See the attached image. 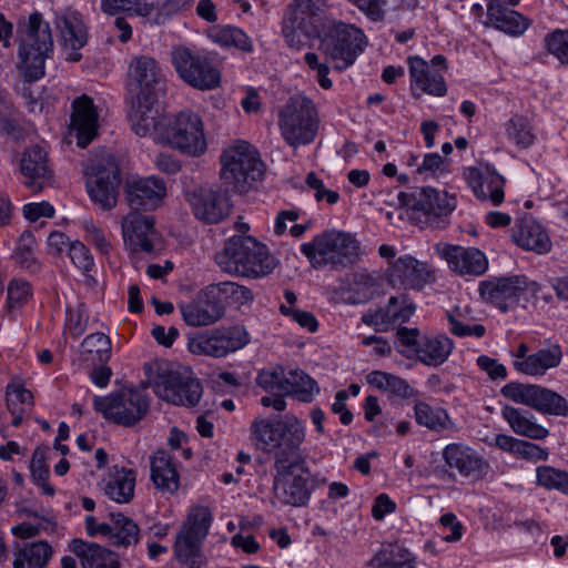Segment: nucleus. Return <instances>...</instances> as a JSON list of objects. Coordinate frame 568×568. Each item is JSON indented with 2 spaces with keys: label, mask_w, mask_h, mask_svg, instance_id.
<instances>
[{
  "label": "nucleus",
  "mask_w": 568,
  "mask_h": 568,
  "mask_svg": "<svg viewBox=\"0 0 568 568\" xmlns=\"http://www.w3.org/2000/svg\"><path fill=\"white\" fill-rule=\"evenodd\" d=\"M332 6L331 0H292L282 27L287 44L297 50L305 47L316 34L311 20L325 14ZM317 37L322 52L337 70L351 67L366 45L362 29L341 21L325 26Z\"/></svg>",
  "instance_id": "obj_1"
},
{
  "label": "nucleus",
  "mask_w": 568,
  "mask_h": 568,
  "mask_svg": "<svg viewBox=\"0 0 568 568\" xmlns=\"http://www.w3.org/2000/svg\"><path fill=\"white\" fill-rule=\"evenodd\" d=\"M132 130L140 136L151 135L156 143L178 150L180 153L200 158L209 144L202 118L192 111L169 116L153 105L135 108L128 114Z\"/></svg>",
  "instance_id": "obj_2"
},
{
  "label": "nucleus",
  "mask_w": 568,
  "mask_h": 568,
  "mask_svg": "<svg viewBox=\"0 0 568 568\" xmlns=\"http://www.w3.org/2000/svg\"><path fill=\"white\" fill-rule=\"evenodd\" d=\"M251 433L261 449L275 454L276 467L298 464L302 459L301 446L306 438V426L296 416L285 415L276 420L255 419Z\"/></svg>",
  "instance_id": "obj_3"
},
{
  "label": "nucleus",
  "mask_w": 568,
  "mask_h": 568,
  "mask_svg": "<svg viewBox=\"0 0 568 568\" xmlns=\"http://www.w3.org/2000/svg\"><path fill=\"white\" fill-rule=\"evenodd\" d=\"M215 261L223 271L246 277L265 276L276 266L267 247L251 235L230 237Z\"/></svg>",
  "instance_id": "obj_4"
},
{
  "label": "nucleus",
  "mask_w": 568,
  "mask_h": 568,
  "mask_svg": "<svg viewBox=\"0 0 568 568\" xmlns=\"http://www.w3.org/2000/svg\"><path fill=\"white\" fill-rule=\"evenodd\" d=\"M318 124L315 104L305 95L291 97L278 111V129L290 146L311 144L317 135Z\"/></svg>",
  "instance_id": "obj_5"
},
{
  "label": "nucleus",
  "mask_w": 568,
  "mask_h": 568,
  "mask_svg": "<svg viewBox=\"0 0 568 568\" xmlns=\"http://www.w3.org/2000/svg\"><path fill=\"white\" fill-rule=\"evenodd\" d=\"M301 252L314 267L324 265L346 266L357 261L359 245L349 233L331 230L314 236L300 246Z\"/></svg>",
  "instance_id": "obj_6"
},
{
  "label": "nucleus",
  "mask_w": 568,
  "mask_h": 568,
  "mask_svg": "<svg viewBox=\"0 0 568 568\" xmlns=\"http://www.w3.org/2000/svg\"><path fill=\"white\" fill-rule=\"evenodd\" d=\"M53 51V40L49 23L40 13L29 17L28 28L19 48L18 67L28 81L44 75L45 60Z\"/></svg>",
  "instance_id": "obj_7"
},
{
  "label": "nucleus",
  "mask_w": 568,
  "mask_h": 568,
  "mask_svg": "<svg viewBox=\"0 0 568 568\" xmlns=\"http://www.w3.org/2000/svg\"><path fill=\"white\" fill-rule=\"evenodd\" d=\"M150 386L159 398L174 405L194 406L202 396L200 382L185 366H159Z\"/></svg>",
  "instance_id": "obj_8"
},
{
  "label": "nucleus",
  "mask_w": 568,
  "mask_h": 568,
  "mask_svg": "<svg viewBox=\"0 0 568 568\" xmlns=\"http://www.w3.org/2000/svg\"><path fill=\"white\" fill-rule=\"evenodd\" d=\"M540 288L537 282L525 275H510L489 277L480 282L478 293L484 302L507 312L517 304L525 307L534 302Z\"/></svg>",
  "instance_id": "obj_9"
},
{
  "label": "nucleus",
  "mask_w": 568,
  "mask_h": 568,
  "mask_svg": "<svg viewBox=\"0 0 568 568\" xmlns=\"http://www.w3.org/2000/svg\"><path fill=\"white\" fill-rule=\"evenodd\" d=\"M221 179L227 186L243 192L263 173L256 150L245 141H235L221 154Z\"/></svg>",
  "instance_id": "obj_10"
},
{
  "label": "nucleus",
  "mask_w": 568,
  "mask_h": 568,
  "mask_svg": "<svg viewBox=\"0 0 568 568\" xmlns=\"http://www.w3.org/2000/svg\"><path fill=\"white\" fill-rule=\"evenodd\" d=\"M212 524V515L205 506L190 509L174 542L175 558L189 568H200L203 564L202 544Z\"/></svg>",
  "instance_id": "obj_11"
},
{
  "label": "nucleus",
  "mask_w": 568,
  "mask_h": 568,
  "mask_svg": "<svg viewBox=\"0 0 568 568\" xmlns=\"http://www.w3.org/2000/svg\"><path fill=\"white\" fill-rule=\"evenodd\" d=\"M84 174L90 199L103 210L114 207L119 185V170L114 158L100 151L85 163Z\"/></svg>",
  "instance_id": "obj_12"
},
{
  "label": "nucleus",
  "mask_w": 568,
  "mask_h": 568,
  "mask_svg": "<svg viewBox=\"0 0 568 568\" xmlns=\"http://www.w3.org/2000/svg\"><path fill=\"white\" fill-rule=\"evenodd\" d=\"M397 349L407 357L415 356L427 366H439L454 349V342L444 334L426 335L417 328L403 327L397 332Z\"/></svg>",
  "instance_id": "obj_13"
},
{
  "label": "nucleus",
  "mask_w": 568,
  "mask_h": 568,
  "mask_svg": "<svg viewBox=\"0 0 568 568\" xmlns=\"http://www.w3.org/2000/svg\"><path fill=\"white\" fill-rule=\"evenodd\" d=\"M250 341L245 327L234 325L190 334L186 346L194 355L221 358L244 348Z\"/></svg>",
  "instance_id": "obj_14"
},
{
  "label": "nucleus",
  "mask_w": 568,
  "mask_h": 568,
  "mask_svg": "<svg viewBox=\"0 0 568 568\" xmlns=\"http://www.w3.org/2000/svg\"><path fill=\"white\" fill-rule=\"evenodd\" d=\"M378 254L387 261L386 277L393 287L422 290L433 281V270L427 262L410 254L396 257L393 245L383 244Z\"/></svg>",
  "instance_id": "obj_15"
},
{
  "label": "nucleus",
  "mask_w": 568,
  "mask_h": 568,
  "mask_svg": "<svg viewBox=\"0 0 568 568\" xmlns=\"http://www.w3.org/2000/svg\"><path fill=\"white\" fill-rule=\"evenodd\" d=\"M128 75L130 90L136 95L129 114L140 106L145 109L146 105H153L161 109L158 98L163 94V85L156 61L148 55L135 57L129 64Z\"/></svg>",
  "instance_id": "obj_16"
},
{
  "label": "nucleus",
  "mask_w": 568,
  "mask_h": 568,
  "mask_svg": "<svg viewBox=\"0 0 568 568\" xmlns=\"http://www.w3.org/2000/svg\"><path fill=\"white\" fill-rule=\"evenodd\" d=\"M93 406L106 419L131 426L146 414L149 400L144 390L130 388L109 396H95Z\"/></svg>",
  "instance_id": "obj_17"
},
{
  "label": "nucleus",
  "mask_w": 568,
  "mask_h": 568,
  "mask_svg": "<svg viewBox=\"0 0 568 568\" xmlns=\"http://www.w3.org/2000/svg\"><path fill=\"white\" fill-rule=\"evenodd\" d=\"M172 63L179 77L193 88L213 90L221 83V72L205 57L193 53L186 47L172 51Z\"/></svg>",
  "instance_id": "obj_18"
},
{
  "label": "nucleus",
  "mask_w": 568,
  "mask_h": 568,
  "mask_svg": "<svg viewBox=\"0 0 568 568\" xmlns=\"http://www.w3.org/2000/svg\"><path fill=\"white\" fill-rule=\"evenodd\" d=\"M124 246L133 252L154 253L163 248L162 236L155 229V219L140 212H130L121 223Z\"/></svg>",
  "instance_id": "obj_19"
},
{
  "label": "nucleus",
  "mask_w": 568,
  "mask_h": 568,
  "mask_svg": "<svg viewBox=\"0 0 568 568\" xmlns=\"http://www.w3.org/2000/svg\"><path fill=\"white\" fill-rule=\"evenodd\" d=\"M277 475L274 481V498L276 501L293 506H306L311 499L310 475L297 467V464H285L276 467Z\"/></svg>",
  "instance_id": "obj_20"
},
{
  "label": "nucleus",
  "mask_w": 568,
  "mask_h": 568,
  "mask_svg": "<svg viewBox=\"0 0 568 568\" xmlns=\"http://www.w3.org/2000/svg\"><path fill=\"white\" fill-rule=\"evenodd\" d=\"M435 252L446 262L452 272L460 276H480L488 270V258L477 247L438 243L435 246Z\"/></svg>",
  "instance_id": "obj_21"
},
{
  "label": "nucleus",
  "mask_w": 568,
  "mask_h": 568,
  "mask_svg": "<svg viewBox=\"0 0 568 568\" xmlns=\"http://www.w3.org/2000/svg\"><path fill=\"white\" fill-rule=\"evenodd\" d=\"M520 0H486L487 13L484 27L493 28L509 37L519 38L530 27V20L516 11L514 7Z\"/></svg>",
  "instance_id": "obj_22"
},
{
  "label": "nucleus",
  "mask_w": 568,
  "mask_h": 568,
  "mask_svg": "<svg viewBox=\"0 0 568 568\" xmlns=\"http://www.w3.org/2000/svg\"><path fill=\"white\" fill-rule=\"evenodd\" d=\"M464 178L478 200L496 206L504 202L505 179L493 165L468 166L464 170Z\"/></svg>",
  "instance_id": "obj_23"
},
{
  "label": "nucleus",
  "mask_w": 568,
  "mask_h": 568,
  "mask_svg": "<svg viewBox=\"0 0 568 568\" xmlns=\"http://www.w3.org/2000/svg\"><path fill=\"white\" fill-rule=\"evenodd\" d=\"M194 215L206 223L223 221L231 211L225 193L211 186H199L186 194Z\"/></svg>",
  "instance_id": "obj_24"
},
{
  "label": "nucleus",
  "mask_w": 568,
  "mask_h": 568,
  "mask_svg": "<svg viewBox=\"0 0 568 568\" xmlns=\"http://www.w3.org/2000/svg\"><path fill=\"white\" fill-rule=\"evenodd\" d=\"M398 201L403 206L422 211L426 215L433 216L446 215L454 211L457 205V200L454 195L430 186L419 189L414 196L406 192H399Z\"/></svg>",
  "instance_id": "obj_25"
},
{
  "label": "nucleus",
  "mask_w": 568,
  "mask_h": 568,
  "mask_svg": "<svg viewBox=\"0 0 568 568\" xmlns=\"http://www.w3.org/2000/svg\"><path fill=\"white\" fill-rule=\"evenodd\" d=\"M124 190L131 205L145 210H156L168 195L166 183L155 175L130 178L125 182Z\"/></svg>",
  "instance_id": "obj_26"
},
{
  "label": "nucleus",
  "mask_w": 568,
  "mask_h": 568,
  "mask_svg": "<svg viewBox=\"0 0 568 568\" xmlns=\"http://www.w3.org/2000/svg\"><path fill=\"white\" fill-rule=\"evenodd\" d=\"M54 26L60 34L65 58L70 61H79V50L87 43V29L80 14L65 8L55 12Z\"/></svg>",
  "instance_id": "obj_27"
},
{
  "label": "nucleus",
  "mask_w": 568,
  "mask_h": 568,
  "mask_svg": "<svg viewBox=\"0 0 568 568\" xmlns=\"http://www.w3.org/2000/svg\"><path fill=\"white\" fill-rule=\"evenodd\" d=\"M443 458L449 469L456 470L463 477L480 478L488 469L481 454L464 443L446 445Z\"/></svg>",
  "instance_id": "obj_28"
},
{
  "label": "nucleus",
  "mask_w": 568,
  "mask_h": 568,
  "mask_svg": "<svg viewBox=\"0 0 568 568\" xmlns=\"http://www.w3.org/2000/svg\"><path fill=\"white\" fill-rule=\"evenodd\" d=\"M99 112L93 100L88 95H81L72 102L70 130L75 134L77 143L85 148L92 142L99 130Z\"/></svg>",
  "instance_id": "obj_29"
},
{
  "label": "nucleus",
  "mask_w": 568,
  "mask_h": 568,
  "mask_svg": "<svg viewBox=\"0 0 568 568\" xmlns=\"http://www.w3.org/2000/svg\"><path fill=\"white\" fill-rule=\"evenodd\" d=\"M20 170L24 185L33 193L41 192L53 182L48 154L43 148L33 146L26 150L20 161Z\"/></svg>",
  "instance_id": "obj_30"
},
{
  "label": "nucleus",
  "mask_w": 568,
  "mask_h": 568,
  "mask_svg": "<svg viewBox=\"0 0 568 568\" xmlns=\"http://www.w3.org/2000/svg\"><path fill=\"white\" fill-rule=\"evenodd\" d=\"M138 473L133 468L114 465L99 483L100 489L116 504H129L135 495Z\"/></svg>",
  "instance_id": "obj_31"
},
{
  "label": "nucleus",
  "mask_w": 568,
  "mask_h": 568,
  "mask_svg": "<svg viewBox=\"0 0 568 568\" xmlns=\"http://www.w3.org/2000/svg\"><path fill=\"white\" fill-rule=\"evenodd\" d=\"M410 89L414 93L420 91L433 97H444L447 87L442 72L420 57H409L408 60Z\"/></svg>",
  "instance_id": "obj_32"
},
{
  "label": "nucleus",
  "mask_w": 568,
  "mask_h": 568,
  "mask_svg": "<svg viewBox=\"0 0 568 568\" xmlns=\"http://www.w3.org/2000/svg\"><path fill=\"white\" fill-rule=\"evenodd\" d=\"M415 313V306L406 295L390 297L385 307L368 311L363 322L378 331H385L395 324L407 322Z\"/></svg>",
  "instance_id": "obj_33"
},
{
  "label": "nucleus",
  "mask_w": 568,
  "mask_h": 568,
  "mask_svg": "<svg viewBox=\"0 0 568 568\" xmlns=\"http://www.w3.org/2000/svg\"><path fill=\"white\" fill-rule=\"evenodd\" d=\"M183 321L193 327L209 326L222 318V308L214 300L204 295V288L199 293L197 298L191 302L179 304Z\"/></svg>",
  "instance_id": "obj_34"
},
{
  "label": "nucleus",
  "mask_w": 568,
  "mask_h": 568,
  "mask_svg": "<svg viewBox=\"0 0 568 568\" xmlns=\"http://www.w3.org/2000/svg\"><path fill=\"white\" fill-rule=\"evenodd\" d=\"M150 477L154 487L162 494L173 495L180 488V474L176 464L165 452H156L150 459Z\"/></svg>",
  "instance_id": "obj_35"
},
{
  "label": "nucleus",
  "mask_w": 568,
  "mask_h": 568,
  "mask_svg": "<svg viewBox=\"0 0 568 568\" xmlns=\"http://www.w3.org/2000/svg\"><path fill=\"white\" fill-rule=\"evenodd\" d=\"M501 416L510 429L523 437L542 440L549 436V429L539 424L534 414L509 405L501 406Z\"/></svg>",
  "instance_id": "obj_36"
},
{
  "label": "nucleus",
  "mask_w": 568,
  "mask_h": 568,
  "mask_svg": "<svg viewBox=\"0 0 568 568\" xmlns=\"http://www.w3.org/2000/svg\"><path fill=\"white\" fill-rule=\"evenodd\" d=\"M69 549L80 559L83 568H120L118 556L98 544L72 539Z\"/></svg>",
  "instance_id": "obj_37"
},
{
  "label": "nucleus",
  "mask_w": 568,
  "mask_h": 568,
  "mask_svg": "<svg viewBox=\"0 0 568 568\" xmlns=\"http://www.w3.org/2000/svg\"><path fill=\"white\" fill-rule=\"evenodd\" d=\"M515 243L526 251L537 254L550 252L552 242L545 227L532 219L521 221L517 232L514 234Z\"/></svg>",
  "instance_id": "obj_38"
},
{
  "label": "nucleus",
  "mask_w": 568,
  "mask_h": 568,
  "mask_svg": "<svg viewBox=\"0 0 568 568\" xmlns=\"http://www.w3.org/2000/svg\"><path fill=\"white\" fill-rule=\"evenodd\" d=\"M561 359L562 351L559 345L554 344L529 354L527 358L517 363V372L535 378L542 377L549 369L559 366Z\"/></svg>",
  "instance_id": "obj_39"
},
{
  "label": "nucleus",
  "mask_w": 568,
  "mask_h": 568,
  "mask_svg": "<svg viewBox=\"0 0 568 568\" xmlns=\"http://www.w3.org/2000/svg\"><path fill=\"white\" fill-rule=\"evenodd\" d=\"M204 295L215 301L222 308V314H224V310L229 305H248L254 300L252 292L247 287L234 282L209 285L204 288Z\"/></svg>",
  "instance_id": "obj_40"
},
{
  "label": "nucleus",
  "mask_w": 568,
  "mask_h": 568,
  "mask_svg": "<svg viewBox=\"0 0 568 568\" xmlns=\"http://www.w3.org/2000/svg\"><path fill=\"white\" fill-rule=\"evenodd\" d=\"M366 382L371 387L393 397L414 398L419 394L402 377L383 371L371 372L366 376Z\"/></svg>",
  "instance_id": "obj_41"
},
{
  "label": "nucleus",
  "mask_w": 568,
  "mask_h": 568,
  "mask_svg": "<svg viewBox=\"0 0 568 568\" xmlns=\"http://www.w3.org/2000/svg\"><path fill=\"white\" fill-rule=\"evenodd\" d=\"M206 37L221 48H235L243 52H252L254 49L251 38L242 29L234 26L210 27L206 30Z\"/></svg>",
  "instance_id": "obj_42"
},
{
  "label": "nucleus",
  "mask_w": 568,
  "mask_h": 568,
  "mask_svg": "<svg viewBox=\"0 0 568 568\" xmlns=\"http://www.w3.org/2000/svg\"><path fill=\"white\" fill-rule=\"evenodd\" d=\"M530 408L542 415L566 417L568 400L552 389L536 385Z\"/></svg>",
  "instance_id": "obj_43"
},
{
  "label": "nucleus",
  "mask_w": 568,
  "mask_h": 568,
  "mask_svg": "<svg viewBox=\"0 0 568 568\" xmlns=\"http://www.w3.org/2000/svg\"><path fill=\"white\" fill-rule=\"evenodd\" d=\"M414 417L419 426L430 430L440 432L454 428V423L444 408L432 406L424 400L415 402Z\"/></svg>",
  "instance_id": "obj_44"
},
{
  "label": "nucleus",
  "mask_w": 568,
  "mask_h": 568,
  "mask_svg": "<svg viewBox=\"0 0 568 568\" xmlns=\"http://www.w3.org/2000/svg\"><path fill=\"white\" fill-rule=\"evenodd\" d=\"M450 332L458 337L474 336L480 338L485 335L486 328L481 324L474 323L475 317L468 305L456 306L447 313Z\"/></svg>",
  "instance_id": "obj_45"
},
{
  "label": "nucleus",
  "mask_w": 568,
  "mask_h": 568,
  "mask_svg": "<svg viewBox=\"0 0 568 568\" xmlns=\"http://www.w3.org/2000/svg\"><path fill=\"white\" fill-rule=\"evenodd\" d=\"M52 556V548L45 541L24 545L14 554L13 568H45Z\"/></svg>",
  "instance_id": "obj_46"
},
{
  "label": "nucleus",
  "mask_w": 568,
  "mask_h": 568,
  "mask_svg": "<svg viewBox=\"0 0 568 568\" xmlns=\"http://www.w3.org/2000/svg\"><path fill=\"white\" fill-rule=\"evenodd\" d=\"M375 278L365 272L355 273L345 286H342L344 300L352 304H362L371 300L376 293Z\"/></svg>",
  "instance_id": "obj_47"
},
{
  "label": "nucleus",
  "mask_w": 568,
  "mask_h": 568,
  "mask_svg": "<svg viewBox=\"0 0 568 568\" xmlns=\"http://www.w3.org/2000/svg\"><path fill=\"white\" fill-rule=\"evenodd\" d=\"M286 385L285 393L292 394L303 403H311L320 393L316 381L301 369H291L286 373Z\"/></svg>",
  "instance_id": "obj_48"
},
{
  "label": "nucleus",
  "mask_w": 568,
  "mask_h": 568,
  "mask_svg": "<svg viewBox=\"0 0 568 568\" xmlns=\"http://www.w3.org/2000/svg\"><path fill=\"white\" fill-rule=\"evenodd\" d=\"M373 561L381 568H416L414 555L398 544L384 546Z\"/></svg>",
  "instance_id": "obj_49"
},
{
  "label": "nucleus",
  "mask_w": 568,
  "mask_h": 568,
  "mask_svg": "<svg viewBox=\"0 0 568 568\" xmlns=\"http://www.w3.org/2000/svg\"><path fill=\"white\" fill-rule=\"evenodd\" d=\"M139 540V527L135 521L119 513L112 515L109 541L115 546H131Z\"/></svg>",
  "instance_id": "obj_50"
},
{
  "label": "nucleus",
  "mask_w": 568,
  "mask_h": 568,
  "mask_svg": "<svg viewBox=\"0 0 568 568\" xmlns=\"http://www.w3.org/2000/svg\"><path fill=\"white\" fill-rule=\"evenodd\" d=\"M355 6L371 21H382L389 7H396L398 2L407 9L418 7V0H347Z\"/></svg>",
  "instance_id": "obj_51"
},
{
  "label": "nucleus",
  "mask_w": 568,
  "mask_h": 568,
  "mask_svg": "<svg viewBox=\"0 0 568 568\" xmlns=\"http://www.w3.org/2000/svg\"><path fill=\"white\" fill-rule=\"evenodd\" d=\"M81 349L85 359L104 364L111 358V339L104 333H93L83 339Z\"/></svg>",
  "instance_id": "obj_52"
},
{
  "label": "nucleus",
  "mask_w": 568,
  "mask_h": 568,
  "mask_svg": "<svg viewBox=\"0 0 568 568\" xmlns=\"http://www.w3.org/2000/svg\"><path fill=\"white\" fill-rule=\"evenodd\" d=\"M505 133L511 143L521 149L528 148L535 138L528 119L518 114L505 123Z\"/></svg>",
  "instance_id": "obj_53"
},
{
  "label": "nucleus",
  "mask_w": 568,
  "mask_h": 568,
  "mask_svg": "<svg viewBox=\"0 0 568 568\" xmlns=\"http://www.w3.org/2000/svg\"><path fill=\"white\" fill-rule=\"evenodd\" d=\"M536 483L548 490L568 495V471L544 465L536 468Z\"/></svg>",
  "instance_id": "obj_54"
},
{
  "label": "nucleus",
  "mask_w": 568,
  "mask_h": 568,
  "mask_svg": "<svg viewBox=\"0 0 568 568\" xmlns=\"http://www.w3.org/2000/svg\"><path fill=\"white\" fill-rule=\"evenodd\" d=\"M36 248L37 241L33 233L30 231H24L20 235L17 242V246L13 251V257L16 262L27 270L37 271L39 264L36 257Z\"/></svg>",
  "instance_id": "obj_55"
},
{
  "label": "nucleus",
  "mask_w": 568,
  "mask_h": 568,
  "mask_svg": "<svg viewBox=\"0 0 568 568\" xmlns=\"http://www.w3.org/2000/svg\"><path fill=\"white\" fill-rule=\"evenodd\" d=\"M32 481L41 488L42 494L53 496L55 489L48 483L49 469L45 465V453L41 448H37L29 465Z\"/></svg>",
  "instance_id": "obj_56"
},
{
  "label": "nucleus",
  "mask_w": 568,
  "mask_h": 568,
  "mask_svg": "<svg viewBox=\"0 0 568 568\" xmlns=\"http://www.w3.org/2000/svg\"><path fill=\"white\" fill-rule=\"evenodd\" d=\"M32 296L30 284L22 278H12L7 288V304L10 310L22 307Z\"/></svg>",
  "instance_id": "obj_57"
},
{
  "label": "nucleus",
  "mask_w": 568,
  "mask_h": 568,
  "mask_svg": "<svg viewBox=\"0 0 568 568\" xmlns=\"http://www.w3.org/2000/svg\"><path fill=\"white\" fill-rule=\"evenodd\" d=\"M84 239L91 243L101 254H109L112 248L109 235L92 220H84L82 222Z\"/></svg>",
  "instance_id": "obj_58"
},
{
  "label": "nucleus",
  "mask_w": 568,
  "mask_h": 568,
  "mask_svg": "<svg viewBox=\"0 0 568 568\" xmlns=\"http://www.w3.org/2000/svg\"><path fill=\"white\" fill-rule=\"evenodd\" d=\"M535 388V384L510 382L501 387L500 394L516 404L530 407Z\"/></svg>",
  "instance_id": "obj_59"
},
{
  "label": "nucleus",
  "mask_w": 568,
  "mask_h": 568,
  "mask_svg": "<svg viewBox=\"0 0 568 568\" xmlns=\"http://www.w3.org/2000/svg\"><path fill=\"white\" fill-rule=\"evenodd\" d=\"M257 384L268 392H283L287 387L286 373L282 367H270L263 369L257 375Z\"/></svg>",
  "instance_id": "obj_60"
},
{
  "label": "nucleus",
  "mask_w": 568,
  "mask_h": 568,
  "mask_svg": "<svg viewBox=\"0 0 568 568\" xmlns=\"http://www.w3.org/2000/svg\"><path fill=\"white\" fill-rule=\"evenodd\" d=\"M545 47L561 63L568 64V30H556L547 34Z\"/></svg>",
  "instance_id": "obj_61"
},
{
  "label": "nucleus",
  "mask_w": 568,
  "mask_h": 568,
  "mask_svg": "<svg viewBox=\"0 0 568 568\" xmlns=\"http://www.w3.org/2000/svg\"><path fill=\"white\" fill-rule=\"evenodd\" d=\"M306 185L313 191V196L318 203H326L334 205L339 201V193L337 191L327 189L323 181L314 173L310 172L306 176Z\"/></svg>",
  "instance_id": "obj_62"
},
{
  "label": "nucleus",
  "mask_w": 568,
  "mask_h": 568,
  "mask_svg": "<svg viewBox=\"0 0 568 568\" xmlns=\"http://www.w3.org/2000/svg\"><path fill=\"white\" fill-rule=\"evenodd\" d=\"M7 405L10 413H17L22 405H31L33 395L21 383L12 382L7 386Z\"/></svg>",
  "instance_id": "obj_63"
},
{
  "label": "nucleus",
  "mask_w": 568,
  "mask_h": 568,
  "mask_svg": "<svg viewBox=\"0 0 568 568\" xmlns=\"http://www.w3.org/2000/svg\"><path fill=\"white\" fill-rule=\"evenodd\" d=\"M68 254L72 263L83 272L90 271L94 265L93 256L90 250L78 240L70 244Z\"/></svg>",
  "instance_id": "obj_64"
}]
</instances>
